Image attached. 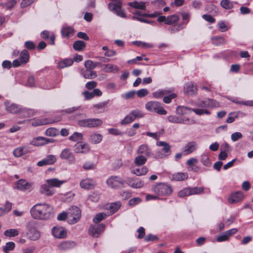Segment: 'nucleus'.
Returning <instances> with one entry per match:
<instances>
[{"instance_id":"nucleus-62","label":"nucleus","mask_w":253,"mask_h":253,"mask_svg":"<svg viewBox=\"0 0 253 253\" xmlns=\"http://www.w3.org/2000/svg\"><path fill=\"white\" fill-rule=\"evenodd\" d=\"M242 137L243 135L241 132H236L231 134V138L233 141L235 142L242 138Z\"/></svg>"},{"instance_id":"nucleus-60","label":"nucleus","mask_w":253,"mask_h":253,"mask_svg":"<svg viewBox=\"0 0 253 253\" xmlns=\"http://www.w3.org/2000/svg\"><path fill=\"white\" fill-rule=\"evenodd\" d=\"M13 154L16 157H20L23 155H24L23 150L22 149L21 146L15 149L13 151Z\"/></svg>"},{"instance_id":"nucleus-43","label":"nucleus","mask_w":253,"mask_h":253,"mask_svg":"<svg viewBox=\"0 0 253 253\" xmlns=\"http://www.w3.org/2000/svg\"><path fill=\"white\" fill-rule=\"evenodd\" d=\"M15 247V244L13 242H9L3 247L2 249L5 253H9V251H12Z\"/></svg>"},{"instance_id":"nucleus-16","label":"nucleus","mask_w":253,"mask_h":253,"mask_svg":"<svg viewBox=\"0 0 253 253\" xmlns=\"http://www.w3.org/2000/svg\"><path fill=\"white\" fill-rule=\"evenodd\" d=\"M51 231L53 236L56 238L63 239L66 238L67 236L66 231L61 226H54Z\"/></svg>"},{"instance_id":"nucleus-23","label":"nucleus","mask_w":253,"mask_h":253,"mask_svg":"<svg viewBox=\"0 0 253 253\" xmlns=\"http://www.w3.org/2000/svg\"><path fill=\"white\" fill-rule=\"evenodd\" d=\"M31 184L26 180L21 179L16 182V187L20 191H26L31 188Z\"/></svg>"},{"instance_id":"nucleus-10","label":"nucleus","mask_w":253,"mask_h":253,"mask_svg":"<svg viewBox=\"0 0 253 253\" xmlns=\"http://www.w3.org/2000/svg\"><path fill=\"white\" fill-rule=\"evenodd\" d=\"M122 3L120 0H116L115 2H110L108 4V9L119 16L123 18L126 17V14L122 8Z\"/></svg>"},{"instance_id":"nucleus-13","label":"nucleus","mask_w":253,"mask_h":253,"mask_svg":"<svg viewBox=\"0 0 253 253\" xmlns=\"http://www.w3.org/2000/svg\"><path fill=\"white\" fill-rule=\"evenodd\" d=\"M168 120L172 123L183 124L186 125H192L195 123L194 120L189 118H181L176 116H169L167 118Z\"/></svg>"},{"instance_id":"nucleus-8","label":"nucleus","mask_w":253,"mask_h":253,"mask_svg":"<svg viewBox=\"0 0 253 253\" xmlns=\"http://www.w3.org/2000/svg\"><path fill=\"white\" fill-rule=\"evenodd\" d=\"M102 121L98 118H90L78 121V124L82 127H97L102 125Z\"/></svg>"},{"instance_id":"nucleus-49","label":"nucleus","mask_w":253,"mask_h":253,"mask_svg":"<svg viewBox=\"0 0 253 253\" xmlns=\"http://www.w3.org/2000/svg\"><path fill=\"white\" fill-rule=\"evenodd\" d=\"M221 6L226 9H230L233 8V5L231 1L229 0H222L220 2Z\"/></svg>"},{"instance_id":"nucleus-35","label":"nucleus","mask_w":253,"mask_h":253,"mask_svg":"<svg viewBox=\"0 0 253 253\" xmlns=\"http://www.w3.org/2000/svg\"><path fill=\"white\" fill-rule=\"evenodd\" d=\"M148 170L146 167H143L141 168L134 169L132 170V173L137 176H141L146 174Z\"/></svg>"},{"instance_id":"nucleus-37","label":"nucleus","mask_w":253,"mask_h":253,"mask_svg":"<svg viewBox=\"0 0 253 253\" xmlns=\"http://www.w3.org/2000/svg\"><path fill=\"white\" fill-rule=\"evenodd\" d=\"M100 62H93L90 60H88L84 62V66L86 69L92 70L95 69L96 67L101 65Z\"/></svg>"},{"instance_id":"nucleus-34","label":"nucleus","mask_w":253,"mask_h":253,"mask_svg":"<svg viewBox=\"0 0 253 253\" xmlns=\"http://www.w3.org/2000/svg\"><path fill=\"white\" fill-rule=\"evenodd\" d=\"M146 161L147 159L144 156L139 155L135 158L134 163L137 166H140L145 164Z\"/></svg>"},{"instance_id":"nucleus-32","label":"nucleus","mask_w":253,"mask_h":253,"mask_svg":"<svg viewBox=\"0 0 253 253\" xmlns=\"http://www.w3.org/2000/svg\"><path fill=\"white\" fill-rule=\"evenodd\" d=\"M82 75L84 78L87 79H93L97 77V73L95 71L88 69L83 71Z\"/></svg>"},{"instance_id":"nucleus-15","label":"nucleus","mask_w":253,"mask_h":253,"mask_svg":"<svg viewBox=\"0 0 253 253\" xmlns=\"http://www.w3.org/2000/svg\"><path fill=\"white\" fill-rule=\"evenodd\" d=\"M60 158L62 160H67L71 164L75 163V157L71 150L69 148L63 149L60 154Z\"/></svg>"},{"instance_id":"nucleus-48","label":"nucleus","mask_w":253,"mask_h":253,"mask_svg":"<svg viewBox=\"0 0 253 253\" xmlns=\"http://www.w3.org/2000/svg\"><path fill=\"white\" fill-rule=\"evenodd\" d=\"M211 40L212 43L216 45L223 44L225 42V39L221 37H215L212 38Z\"/></svg>"},{"instance_id":"nucleus-27","label":"nucleus","mask_w":253,"mask_h":253,"mask_svg":"<svg viewBox=\"0 0 253 253\" xmlns=\"http://www.w3.org/2000/svg\"><path fill=\"white\" fill-rule=\"evenodd\" d=\"M102 70L106 73H117L119 71L118 66L112 64H106L102 66Z\"/></svg>"},{"instance_id":"nucleus-33","label":"nucleus","mask_w":253,"mask_h":253,"mask_svg":"<svg viewBox=\"0 0 253 253\" xmlns=\"http://www.w3.org/2000/svg\"><path fill=\"white\" fill-rule=\"evenodd\" d=\"M74 30L71 27H66L62 28L61 34L63 37L69 38L74 35Z\"/></svg>"},{"instance_id":"nucleus-41","label":"nucleus","mask_w":253,"mask_h":253,"mask_svg":"<svg viewBox=\"0 0 253 253\" xmlns=\"http://www.w3.org/2000/svg\"><path fill=\"white\" fill-rule=\"evenodd\" d=\"M169 93V91L167 90L160 89L153 93V96L155 98H161L164 95H166Z\"/></svg>"},{"instance_id":"nucleus-7","label":"nucleus","mask_w":253,"mask_h":253,"mask_svg":"<svg viewBox=\"0 0 253 253\" xmlns=\"http://www.w3.org/2000/svg\"><path fill=\"white\" fill-rule=\"evenodd\" d=\"M152 190L157 195L161 196H169L172 192V187L165 183H159L153 186Z\"/></svg>"},{"instance_id":"nucleus-20","label":"nucleus","mask_w":253,"mask_h":253,"mask_svg":"<svg viewBox=\"0 0 253 253\" xmlns=\"http://www.w3.org/2000/svg\"><path fill=\"white\" fill-rule=\"evenodd\" d=\"M198 149L197 143L194 141L188 142L185 146L183 153L185 155L192 153Z\"/></svg>"},{"instance_id":"nucleus-26","label":"nucleus","mask_w":253,"mask_h":253,"mask_svg":"<svg viewBox=\"0 0 253 253\" xmlns=\"http://www.w3.org/2000/svg\"><path fill=\"white\" fill-rule=\"evenodd\" d=\"M58 121H52L51 120H48L46 118L44 119H39L37 120H34L33 121L32 123V126H38L43 125H46L47 124H50L54 122H56Z\"/></svg>"},{"instance_id":"nucleus-25","label":"nucleus","mask_w":253,"mask_h":253,"mask_svg":"<svg viewBox=\"0 0 253 253\" xmlns=\"http://www.w3.org/2000/svg\"><path fill=\"white\" fill-rule=\"evenodd\" d=\"M137 153L138 154L143 155L145 157H150L152 155L151 150L147 145L145 144L140 145L137 150Z\"/></svg>"},{"instance_id":"nucleus-38","label":"nucleus","mask_w":253,"mask_h":253,"mask_svg":"<svg viewBox=\"0 0 253 253\" xmlns=\"http://www.w3.org/2000/svg\"><path fill=\"white\" fill-rule=\"evenodd\" d=\"M73 46L75 50L81 51L84 48L85 43L84 41L79 40L74 42Z\"/></svg>"},{"instance_id":"nucleus-11","label":"nucleus","mask_w":253,"mask_h":253,"mask_svg":"<svg viewBox=\"0 0 253 253\" xmlns=\"http://www.w3.org/2000/svg\"><path fill=\"white\" fill-rule=\"evenodd\" d=\"M81 216V211L80 209L77 207L73 206L69 209L68 212V218L70 224L77 223Z\"/></svg>"},{"instance_id":"nucleus-55","label":"nucleus","mask_w":253,"mask_h":253,"mask_svg":"<svg viewBox=\"0 0 253 253\" xmlns=\"http://www.w3.org/2000/svg\"><path fill=\"white\" fill-rule=\"evenodd\" d=\"M130 113L133 117L134 120L136 118H142L144 116L141 111L139 110H132L130 112Z\"/></svg>"},{"instance_id":"nucleus-21","label":"nucleus","mask_w":253,"mask_h":253,"mask_svg":"<svg viewBox=\"0 0 253 253\" xmlns=\"http://www.w3.org/2000/svg\"><path fill=\"white\" fill-rule=\"evenodd\" d=\"M56 161L55 156L52 155H48L46 158L39 161L37 165L39 167H43L46 165L53 164Z\"/></svg>"},{"instance_id":"nucleus-17","label":"nucleus","mask_w":253,"mask_h":253,"mask_svg":"<svg viewBox=\"0 0 253 253\" xmlns=\"http://www.w3.org/2000/svg\"><path fill=\"white\" fill-rule=\"evenodd\" d=\"M105 226L103 224H100L96 226H91L89 229V234L93 237H98L103 231Z\"/></svg>"},{"instance_id":"nucleus-12","label":"nucleus","mask_w":253,"mask_h":253,"mask_svg":"<svg viewBox=\"0 0 253 253\" xmlns=\"http://www.w3.org/2000/svg\"><path fill=\"white\" fill-rule=\"evenodd\" d=\"M196 105L199 109H207L208 108H217L219 106V104L216 101L208 98L204 100H198L195 102Z\"/></svg>"},{"instance_id":"nucleus-30","label":"nucleus","mask_w":253,"mask_h":253,"mask_svg":"<svg viewBox=\"0 0 253 253\" xmlns=\"http://www.w3.org/2000/svg\"><path fill=\"white\" fill-rule=\"evenodd\" d=\"M197 91L196 85L192 83H188L186 84L184 87V92L186 94L192 95Z\"/></svg>"},{"instance_id":"nucleus-14","label":"nucleus","mask_w":253,"mask_h":253,"mask_svg":"<svg viewBox=\"0 0 253 253\" xmlns=\"http://www.w3.org/2000/svg\"><path fill=\"white\" fill-rule=\"evenodd\" d=\"M55 140L51 138H47L42 136H38L34 138L31 141L30 144L35 146H41L48 143L54 142Z\"/></svg>"},{"instance_id":"nucleus-28","label":"nucleus","mask_w":253,"mask_h":253,"mask_svg":"<svg viewBox=\"0 0 253 253\" xmlns=\"http://www.w3.org/2000/svg\"><path fill=\"white\" fill-rule=\"evenodd\" d=\"M76 244L71 241L63 242L58 245V248L60 250H68L76 247Z\"/></svg>"},{"instance_id":"nucleus-4","label":"nucleus","mask_w":253,"mask_h":253,"mask_svg":"<svg viewBox=\"0 0 253 253\" xmlns=\"http://www.w3.org/2000/svg\"><path fill=\"white\" fill-rule=\"evenodd\" d=\"M192 111L197 115H209L210 112L205 109H192L184 106H179L176 108V113L180 115L190 114Z\"/></svg>"},{"instance_id":"nucleus-42","label":"nucleus","mask_w":253,"mask_h":253,"mask_svg":"<svg viewBox=\"0 0 253 253\" xmlns=\"http://www.w3.org/2000/svg\"><path fill=\"white\" fill-rule=\"evenodd\" d=\"M73 63V60L72 59H66L59 63L58 67L62 69L71 66Z\"/></svg>"},{"instance_id":"nucleus-9","label":"nucleus","mask_w":253,"mask_h":253,"mask_svg":"<svg viewBox=\"0 0 253 253\" xmlns=\"http://www.w3.org/2000/svg\"><path fill=\"white\" fill-rule=\"evenodd\" d=\"M146 109L149 111L154 112L160 115H166L167 111L162 106L161 104L158 101H151L145 104Z\"/></svg>"},{"instance_id":"nucleus-46","label":"nucleus","mask_w":253,"mask_h":253,"mask_svg":"<svg viewBox=\"0 0 253 253\" xmlns=\"http://www.w3.org/2000/svg\"><path fill=\"white\" fill-rule=\"evenodd\" d=\"M179 20V17L176 15H172L167 18L166 24L168 25H172L177 22Z\"/></svg>"},{"instance_id":"nucleus-1","label":"nucleus","mask_w":253,"mask_h":253,"mask_svg":"<svg viewBox=\"0 0 253 253\" xmlns=\"http://www.w3.org/2000/svg\"><path fill=\"white\" fill-rule=\"evenodd\" d=\"M31 216L35 219L48 220L53 216V209L49 205L45 203L37 204L30 210Z\"/></svg>"},{"instance_id":"nucleus-44","label":"nucleus","mask_w":253,"mask_h":253,"mask_svg":"<svg viewBox=\"0 0 253 253\" xmlns=\"http://www.w3.org/2000/svg\"><path fill=\"white\" fill-rule=\"evenodd\" d=\"M29 58V52L27 50L24 49L22 51L20 54V60L22 63L25 64L28 60Z\"/></svg>"},{"instance_id":"nucleus-3","label":"nucleus","mask_w":253,"mask_h":253,"mask_svg":"<svg viewBox=\"0 0 253 253\" xmlns=\"http://www.w3.org/2000/svg\"><path fill=\"white\" fill-rule=\"evenodd\" d=\"M5 109L10 113L16 114L21 113L24 117H29L33 115L31 110L25 108H21L18 105L10 103L9 101H6L4 103Z\"/></svg>"},{"instance_id":"nucleus-29","label":"nucleus","mask_w":253,"mask_h":253,"mask_svg":"<svg viewBox=\"0 0 253 253\" xmlns=\"http://www.w3.org/2000/svg\"><path fill=\"white\" fill-rule=\"evenodd\" d=\"M188 177L187 173L185 172H177L171 175L170 179L173 181H184Z\"/></svg>"},{"instance_id":"nucleus-57","label":"nucleus","mask_w":253,"mask_h":253,"mask_svg":"<svg viewBox=\"0 0 253 253\" xmlns=\"http://www.w3.org/2000/svg\"><path fill=\"white\" fill-rule=\"evenodd\" d=\"M238 116V113L236 112H232L230 113L228 117L226 120V123H233L236 118H237Z\"/></svg>"},{"instance_id":"nucleus-24","label":"nucleus","mask_w":253,"mask_h":253,"mask_svg":"<svg viewBox=\"0 0 253 253\" xmlns=\"http://www.w3.org/2000/svg\"><path fill=\"white\" fill-rule=\"evenodd\" d=\"M40 233L39 231L34 227H31L29 229L27 232L28 239L32 241H36L40 237Z\"/></svg>"},{"instance_id":"nucleus-40","label":"nucleus","mask_w":253,"mask_h":253,"mask_svg":"<svg viewBox=\"0 0 253 253\" xmlns=\"http://www.w3.org/2000/svg\"><path fill=\"white\" fill-rule=\"evenodd\" d=\"M59 133V130L54 127L48 128L45 131V134L50 137H55L58 135Z\"/></svg>"},{"instance_id":"nucleus-5","label":"nucleus","mask_w":253,"mask_h":253,"mask_svg":"<svg viewBox=\"0 0 253 253\" xmlns=\"http://www.w3.org/2000/svg\"><path fill=\"white\" fill-rule=\"evenodd\" d=\"M158 146L162 147V148L158 151L156 154L155 157L157 159L163 158L168 156L171 154V146L167 142L165 141H159L156 143Z\"/></svg>"},{"instance_id":"nucleus-31","label":"nucleus","mask_w":253,"mask_h":253,"mask_svg":"<svg viewBox=\"0 0 253 253\" xmlns=\"http://www.w3.org/2000/svg\"><path fill=\"white\" fill-rule=\"evenodd\" d=\"M128 5L135 9L140 10L146 9V2L144 1H133L128 3Z\"/></svg>"},{"instance_id":"nucleus-6","label":"nucleus","mask_w":253,"mask_h":253,"mask_svg":"<svg viewBox=\"0 0 253 253\" xmlns=\"http://www.w3.org/2000/svg\"><path fill=\"white\" fill-rule=\"evenodd\" d=\"M106 184L112 189H118L125 187V180L118 176H111L106 180Z\"/></svg>"},{"instance_id":"nucleus-47","label":"nucleus","mask_w":253,"mask_h":253,"mask_svg":"<svg viewBox=\"0 0 253 253\" xmlns=\"http://www.w3.org/2000/svg\"><path fill=\"white\" fill-rule=\"evenodd\" d=\"M190 195H198L204 192V188L203 187H189Z\"/></svg>"},{"instance_id":"nucleus-39","label":"nucleus","mask_w":253,"mask_h":253,"mask_svg":"<svg viewBox=\"0 0 253 253\" xmlns=\"http://www.w3.org/2000/svg\"><path fill=\"white\" fill-rule=\"evenodd\" d=\"M121 203L120 202L112 203L108 207L110 211V214H113L116 212L121 207Z\"/></svg>"},{"instance_id":"nucleus-59","label":"nucleus","mask_w":253,"mask_h":253,"mask_svg":"<svg viewBox=\"0 0 253 253\" xmlns=\"http://www.w3.org/2000/svg\"><path fill=\"white\" fill-rule=\"evenodd\" d=\"M144 185V182L142 180H135L134 181V184H130V187L133 188H140Z\"/></svg>"},{"instance_id":"nucleus-52","label":"nucleus","mask_w":253,"mask_h":253,"mask_svg":"<svg viewBox=\"0 0 253 253\" xmlns=\"http://www.w3.org/2000/svg\"><path fill=\"white\" fill-rule=\"evenodd\" d=\"M189 187L185 188L181 190L178 193V196L179 197L183 198L185 196H188L190 195Z\"/></svg>"},{"instance_id":"nucleus-2","label":"nucleus","mask_w":253,"mask_h":253,"mask_svg":"<svg viewBox=\"0 0 253 253\" xmlns=\"http://www.w3.org/2000/svg\"><path fill=\"white\" fill-rule=\"evenodd\" d=\"M66 182V180H60L57 178L47 179L45 183L42 185L40 192L46 196H52L55 193L54 188H59Z\"/></svg>"},{"instance_id":"nucleus-64","label":"nucleus","mask_w":253,"mask_h":253,"mask_svg":"<svg viewBox=\"0 0 253 253\" xmlns=\"http://www.w3.org/2000/svg\"><path fill=\"white\" fill-rule=\"evenodd\" d=\"M83 94L86 100H90L95 97L93 91H84L83 92Z\"/></svg>"},{"instance_id":"nucleus-61","label":"nucleus","mask_w":253,"mask_h":253,"mask_svg":"<svg viewBox=\"0 0 253 253\" xmlns=\"http://www.w3.org/2000/svg\"><path fill=\"white\" fill-rule=\"evenodd\" d=\"M177 96L175 93H171L164 97L163 101L165 103L168 104L171 102V100Z\"/></svg>"},{"instance_id":"nucleus-63","label":"nucleus","mask_w":253,"mask_h":253,"mask_svg":"<svg viewBox=\"0 0 253 253\" xmlns=\"http://www.w3.org/2000/svg\"><path fill=\"white\" fill-rule=\"evenodd\" d=\"M97 85V83L95 82V81H90V82H87L86 84H85V87L88 89V90H91V89H92L93 88H95Z\"/></svg>"},{"instance_id":"nucleus-51","label":"nucleus","mask_w":253,"mask_h":253,"mask_svg":"<svg viewBox=\"0 0 253 253\" xmlns=\"http://www.w3.org/2000/svg\"><path fill=\"white\" fill-rule=\"evenodd\" d=\"M201 162L206 167H209L211 165L209 158L207 155L204 154L201 156Z\"/></svg>"},{"instance_id":"nucleus-36","label":"nucleus","mask_w":253,"mask_h":253,"mask_svg":"<svg viewBox=\"0 0 253 253\" xmlns=\"http://www.w3.org/2000/svg\"><path fill=\"white\" fill-rule=\"evenodd\" d=\"M102 138L103 136L101 134L99 133H94L90 135V141L93 144H98L101 141Z\"/></svg>"},{"instance_id":"nucleus-58","label":"nucleus","mask_w":253,"mask_h":253,"mask_svg":"<svg viewBox=\"0 0 253 253\" xmlns=\"http://www.w3.org/2000/svg\"><path fill=\"white\" fill-rule=\"evenodd\" d=\"M110 100H107L106 101H104L103 102H99L98 103L95 104L93 105V107L98 109H101L104 107H105L107 104L109 103Z\"/></svg>"},{"instance_id":"nucleus-18","label":"nucleus","mask_w":253,"mask_h":253,"mask_svg":"<svg viewBox=\"0 0 253 253\" xmlns=\"http://www.w3.org/2000/svg\"><path fill=\"white\" fill-rule=\"evenodd\" d=\"M244 194L241 191H237L231 194L228 199V201L230 204H236L242 201L244 198Z\"/></svg>"},{"instance_id":"nucleus-22","label":"nucleus","mask_w":253,"mask_h":253,"mask_svg":"<svg viewBox=\"0 0 253 253\" xmlns=\"http://www.w3.org/2000/svg\"><path fill=\"white\" fill-rule=\"evenodd\" d=\"M90 150L89 147L86 143H78L75 146V152L76 153H87Z\"/></svg>"},{"instance_id":"nucleus-53","label":"nucleus","mask_w":253,"mask_h":253,"mask_svg":"<svg viewBox=\"0 0 253 253\" xmlns=\"http://www.w3.org/2000/svg\"><path fill=\"white\" fill-rule=\"evenodd\" d=\"M106 217V214L103 212H100L97 213L93 219V221L94 223H98Z\"/></svg>"},{"instance_id":"nucleus-56","label":"nucleus","mask_w":253,"mask_h":253,"mask_svg":"<svg viewBox=\"0 0 253 253\" xmlns=\"http://www.w3.org/2000/svg\"><path fill=\"white\" fill-rule=\"evenodd\" d=\"M95 165L92 162H86L83 166V168L85 170H91L95 169Z\"/></svg>"},{"instance_id":"nucleus-54","label":"nucleus","mask_w":253,"mask_h":253,"mask_svg":"<svg viewBox=\"0 0 253 253\" xmlns=\"http://www.w3.org/2000/svg\"><path fill=\"white\" fill-rule=\"evenodd\" d=\"M134 121L133 117L129 113L123 120L121 122V124L123 125L129 124Z\"/></svg>"},{"instance_id":"nucleus-45","label":"nucleus","mask_w":253,"mask_h":253,"mask_svg":"<svg viewBox=\"0 0 253 253\" xmlns=\"http://www.w3.org/2000/svg\"><path fill=\"white\" fill-rule=\"evenodd\" d=\"M19 234V231L17 229H10L6 230L4 232V235L7 237H12L16 236Z\"/></svg>"},{"instance_id":"nucleus-19","label":"nucleus","mask_w":253,"mask_h":253,"mask_svg":"<svg viewBox=\"0 0 253 253\" xmlns=\"http://www.w3.org/2000/svg\"><path fill=\"white\" fill-rule=\"evenodd\" d=\"M96 185L95 181L90 178H85L81 181L80 185L81 188L85 189H92Z\"/></svg>"},{"instance_id":"nucleus-50","label":"nucleus","mask_w":253,"mask_h":253,"mask_svg":"<svg viewBox=\"0 0 253 253\" xmlns=\"http://www.w3.org/2000/svg\"><path fill=\"white\" fill-rule=\"evenodd\" d=\"M83 135L81 133L75 132L70 136L69 139L73 141H78L82 139Z\"/></svg>"}]
</instances>
